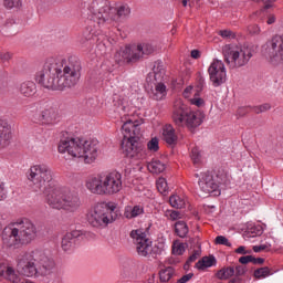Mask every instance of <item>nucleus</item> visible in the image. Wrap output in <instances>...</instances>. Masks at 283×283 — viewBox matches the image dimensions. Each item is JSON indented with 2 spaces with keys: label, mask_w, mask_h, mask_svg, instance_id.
Returning <instances> with one entry per match:
<instances>
[{
  "label": "nucleus",
  "mask_w": 283,
  "mask_h": 283,
  "mask_svg": "<svg viewBox=\"0 0 283 283\" xmlns=\"http://www.w3.org/2000/svg\"><path fill=\"white\" fill-rule=\"evenodd\" d=\"M27 178L31 182L34 191H43L45 202L51 209L57 211H69L74 213L81 207V198L78 195L70 191L61 186H52L54 178L52 168L45 164H38L30 167L27 172Z\"/></svg>",
  "instance_id": "f257e3e1"
},
{
  "label": "nucleus",
  "mask_w": 283,
  "mask_h": 283,
  "mask_svg": "<svg viewBox=\"0 0 283 283\" xmlns=\"http://www.w3.org/2000/svg\"><path fill=\"white\" fill-rule=\"evenodd\" d=\"M82 70L81 60L76 56L66 60L49 57L43 69L35 74V82L45 90L63 92L78 83Z\"/></svg>",
  "instance_id": "f03ea898"
},
{
  "label": "nucleus",
  "mask_w": 283,
  "mask_h": 283,
  "mask_svg": "<svg viewBox=\"0 0 283 283\" xmlns=\"http://www.w3.org/2000/svg\"><path fill=\"white\" fill-rule=\"evenodd\" d=\"M54 269V261L39 250L22 252L17 256V270L24 277L34 275H50Z\"/></svg>",
  "instance_id": "7ed1b4c3"
},
{
  "label": "nucleus",
  "mask_w": 283,
  "mask_h": 283,
  "mask_svg": "<svg viewBox=\"0 0 283 283\" xmlns=\"http://www.w3.org/2000/svg\"><path fill=\"white\" fill-rule=\"evenodd\" d=\"M112 10V3L108 0H93L88 4L91 23H96L98 28H108L117 19L132 14V8L127 3L119 4L116 8V14H113Z\"/></svg>",
  "instance_id": "20e7f679"
},
{
  "label": "nucleus",
  "mask_w": 283,
  "mask_h": 283,
  "mask_svg": "<svg viewBox=\"0 0 283 283\" xmlns=\"http://www.w3.org/2000/svg\"><path fill=\"white\" fill-rule=\"evenodd\" d=\"M57 151L67 154L72 158H81L86 165H92L98 158L96 143L74 137L62 138L57 146Z\"/></svg>",
  "instance_id": "39448f33"
},
{
  "label": "nucleus",
  "mask_w": 283,
  "mask_h": 283,
  "mask_svg": "<svg viewBox=\"0 0 283 283\" xmlns=\"http://www.w3.org/2000/svg\"><path fill=\"white\" fill-rule=\"evenodd\" d=\"M36 226L30 219H20L3 230V244L9 248L30 244L36 238Z\"/></svg>",
  "instance_id": "423d86ee"
},
{
  "label": "nucleus",
  "mask_w": 283,
  "mask_h": 283,
  "mask_svg": "<svg viewBox=\"0 0 283 283\" xmlns=\"http://www.w3.org/2000/svg\"><path fill=\"white\" fill-rule=\"evenodd\" d=\"M85 187L95 196H114L123 189V175L116 170L101 172L88 178Z\"/></svg>",
  "instance_id": "0eeeda50"
},
{
  "label": "nucleus",
  "mask_w": 283,
  "mask_h": 283,
  "mask_svg": "<svg viewBox=\"0 0 283 283\" xmlns=\"http://www.w3.org/2000/svg\"><path fill=\"white\" fill-rule=\"evenodd\" d=\"M140 124L138 120L128 119L123 124L122 129L129 136L124 135L122 140V150L126 158H133L134 160H143L146 158L147 150L145 144L140 142Z\"/></svg>",
  "instance_id": "6e6552de"
},
{
  "label": "nucleus",
  "mask_w": 283,
  "mask_h": 283,
  "mask_svg": "<svg viewBox=\"0 0 283 283\" xmlns=\"http://www.w3.org/2000/svg\"><path fill=\"white\" fill-rule=\"evenodd\" d=\"M171 118L179 129H185L186 127L189 132H193L205 123V112L191 111L182 99L178 98L174 102Z\"/></svg>",
  "instance_id": "1a4fd4ad"
},
{
  "label": "nucleus",
  "mask_w": 283,
  "mask_h": 283,
  "mask_svg": "<svg viewBox=\"0 0 283 283\" xmlns=\"http://www.w3.org/2000/svg\"><path fill=\"white\" fill-rule=\"evenodd\" d=\"M129 235L133 240V244L136 247L138 255L142 258H153L157 260L158 256L165 253V249H167L165 239H160L151 245V240L147 238V231L145 229L133 230Z\"/></svg>",
  "instance_id": "9d476101"
},
{
  "label": "nucleus",
  "mask_w": 283,
  "mask_h": 283,
  "mask_svg": "<svg viewBox=\"0 0 283 283\" xmlns=\"http://www.w3.org/2000/svg\"><path fill=\"white\" fill-rule=\"evenodd\" d=\"M149 54H154V46L151 44H132L120 48L115 54V61L119 65H134V63L143 61Z\"/></svg>",
  "instance_id": "9b49d317"
},
{
  "label": "nucleus",
  "mask_w": 283,
  "mask_h": 283,
  "mask_svg": "<svg viewBox=\"0 0 283 283\" xmlns=\"http://www.w3.org/2000/svg\"><path fill=\"white\" fill-rule=\"evenodd\" d=\"M222 54L230 70H235L249 64L253 57V50L249 46L228 44L223 46Z\"/></svg>",
  "instance_id": "f8f14e48"
},
{
  "label": "nucleus",
  "mask_w": 283,
  "mask_h": 283,
  "mask_svg": "<svg viewBox=\"0 0 283 283\" xmlns=\"http://www.w3.org/2000/svg\"><path fill=\"white\" fill-rule=\"evenodd\" d=\"M116 207L105 202L96 203L86 214V220L91 227L95 229H105L108 224H112L116 218H114V211Z\"/></svg>",
  "instance_id": "ddd939ff"
},
{
  "label": "nucleus",
  "mask_w": 283,
  "mask_h": 283,
  "mask_svg": "<svg viewBox=\"0 0 283 283\" xmlns=\"http://www.w3.org/2000/svg\"><path fill=\"white\" fill-rule=\"evenodd\" d=\"M264 54L272 65L283 63V33L273 35L271 40L266 42Z\"/></svg>",
  "instance_id": "4468645a"
},
{
  "label": "nucleus",
  "mask_w": 283,
  "mask_h": 283,
  "mask_svg": "<svg viewBox=\"0 0 283 283\" xmlns=\"http://www.w3.org/2000/svg\"><path fill=\"white\" fill-rule=\"evenodd\" d=\"M208 74L213 87H220V85L227 82V69L224 67V63L220 60H214L210 64Z\"/></svg>",
  "instance_id": "2eb2a0df"
},
{
  "label": "nucleus",
  "mask_w": 283,
  "mask_h": 283,
  "mask_svg": "<svg viewBox=\"0 0 283 283\" xmlns=\"http://www.w3.org/2000/svg\"><path fill=\"white\" fill-rule=\"evenodd\" d=\"M200 191L205 196H209V193H212V196H220V184L216 180V177H213L210 172H203L200 175L199 181H198Z\"/></svg>",
  "instance_id": "dca6fc26"
},
{
  "label": "nucleus",
  "mask_w": 283,
  "mask_h": 283,
  "mask_svg": "<svg viewBox=\"0 0 283 283\" xmlns=\"http://www.w3.org/2000/svg\"><path fill=\"white\" fill-rule=\"evenodd\" d=\"M38 120L42 125H55L59 120V108L55 105H46V107L39 115Z\"/></svg>",
  "instance_id": "f3484780"
},
{
  "label": "nucleus",
  "mask_w": 283,
  "mask_h": 283,
  "mask_svg": "<svg viewBox=\"0 0 283 283\" xmlns=\"http://www.w3.org/2000/svg\"><path fill=\"white\" fill-rule=\"evenodd\" d=\"M12 143V126L7 120L0 119V149L10 147Z\"/></svg>",
  "instance_id": "a211bd4d"
},
{
  "label": "nucleus",
  "mask_w": 283,
  "mask_h": 283,
  "mask_svg": "<svg viewBox=\"0 0 283 283\" xmlns=\"http://www.w3.org/2000/svg\"><path fill=\"white\" fill-rule=\"evenodd\" d=\"M81 235H83V232H81V230H73L71 232H67L62 238V249L64 251H72V249H74V244H76V239L81 238Z\"/></svg>",
  "instance_id": "6ab92c4d"
},
{
  "label": "nucleus",
  "mask_w": 283,
  "mask_h": 283,
  "mask_svg": "<svg viewBox=\"0 0 283 283\" xmlns=\"http://www.w3.org/2000/svg\"><path fill=\"white\" fill-rule=\"evenodd\" d=\"M163 138L170 147L178 145V135H176V128L171 124H167L163 128Z\"/></svg>",
  "instance_id": "aec40b11"
},
{
  "label": "nucleus",
  "mask_w": 283,
  "mask_h": 283,
  "mask_svg": "<svg viewBox=\"0 0 283 283\" xmlns=\"http://www.w3.org/2000/svg\"><path fill=\"white\" fill-rule=\"evenodd\" d=\"M253 1H255L256 3H264V9L252 13L250 18L252 19V21L262 22L264 21V17H266L265 10H269V8H272V3H274L275 0H253Z\"/></svg>",
  "instance_id": "412c9836"
},
{
  "label": "nucleus",
  "mask_w": 283,
  "mask_h": 283,
  "mask_svg": "<svg viewBox=\"0 0 283 283\" xmlns=\"http://www.w3.org/2000/svg\"><path fill=\"white\" fill-rule=\"evenodd\" d=\"M143 213H145L143 206H126L124 209V217L127 220H134V218L143 216Z\"/></svg>",
  "instance_id": "4be33fe9"
},
{
  "label": "nucleus",
  "mask_w": 283,
  "mask_h": 283,
  "mask_svg": "<svg viewBox=\"0 0 283 283\" xmlns=\"http://www.w3.org/2000/svg\"><path fill=\"white\" fill-rule=\"evenodd\" d=\"M20 93L27 98H32L36 94V84L32 81L23 82L20 85Z\"/></svg>",
  "instance_id": "5701e85b"
},
{
  "label": "nucleus",
  "mask_w": 283,
  "mask_h": 283,
  "mask_svg": "<svg viewBox=\"0 0 283 283\" xmlns=\"http://www.w3.org/2000/svg\"><path fill=\"white\" fill-rule=\"evenodd\" d=\"M153 101H163L167 96V86L164 83H157L155 88L149 93Z\"/></svg>",
  "instance_id": "b1692460"
},
{
  "label": "nucleus",
  "mask_w": 283,
  "mask_h": 283,
  "mask_svg": "<svg viewBox=\"0 0 283 283\" xmlns=\"http://www.w3.org/2000/svg\"><path fill=\"white\" fill-rule=\"evenodd\" d=\"M9 280V282L18 283L19 275L13 268H6V265H0V276H3Z\"/></svg>",
  "instance_id": "393cba45"
},
{
  "label": "nucleus",
  "mask_w": 283,
  "mask_h": 283,
  "mask_svg": "<svg viewBox=\"0 0 283 283\" xmlns=\"http://www.w3.org/2000/svg\"><path fill=\"white\" fill-rule=\"evenodd\" d=\"M147 167L150 174H163L167 169V165L158 159L150 161Z\"/></svg>",
  "instance_id": "a878e982"
},
{
  "label": "nucleus",
  "mask_w": 283,
  "mask_h": 283,
  "mask_svg": "<svg viewBox=\"0 0 283 283\" xmlns=\"http://www.w3.org/2000/svg\"><path fill=\"white\" fill-rule=\"evenodd\" d=\"M213 264H216V256H213V255L203 256L201 260H199L196 263V268L199 270L209 269V268L213 266Z\"/></svg>",
  "instance_id": "bb28decb"
},
{
  "label": "nucleus",
  "mask_w": 283,
  "mask_h": 283,
  "mask_svg": "<svg viewBox=\"0 0 283 283\" xmlns=\"http://www.w3.org/2000/svg\"><path fill=\"white\" fill-rule=\"evenodd\" d=\"M174 275H176V270L174 266H168L159 271V280L164 283L169 282Z\"/></svg>",
  "instance_id": "cd10ccee"
},
{
  "label": "nucleus",
  "mask_w": 283,
  "mask_h": 283,
  "mask_svg": "<svg viewBox=\"0 0 283 283\" xmlns=\"http://www.w3.org/2000/svg\"><path fill=\"white\" fill-rule=\"evenodd\" d=\"M175 233L179 238H187V233H189V227L185 221H177L175 223Z\"/></svg>",
  "instance_id": "c85d7f7f"
},
{
  "label": "nucleus",
  "mask_w": 283,
  "mask_h": 283,
  "mask_svg": "<svg viewBox=\"0 0 283 283\" xmlns=\"http://www.w3.org/2000/svg\"><path fill=\"white\" fill-rule=\"evenodd\" d=\"M235 275L234 266H227L217 272V277L219 280H229V277H233Z\"/></svg>",
  "instance_id": "c756f323"
},
{
  "label": "nucleus",
  "mask_w": 283,
  "mask_h": 283,
  "mask_svg": "<svg viewBox=\"0 0 283 283\" xmlns=\"http://www.w3.org/2000/svg\"><path fill=\"white\" fill-rule=\"evenodd\" d=\"M169 202L175 209H184L185 205H187V202L178 195H172L169 198Z\"/></svg>",
  "instance_id": "7c9ffc66"
},
{
  "label": "nucleus",
  "mask_w": 283,
  "mask_h": 283,
  "mask_svg": "<svg viewBox=\"0 0 283 283\" xmlns=\"http://www.w3.org/2000/svg\"><path fill=\"white\" fill-rule=\"evenodd\" d=\"M95 34H96V31H94V29H92V27H87L86 30L83 32L80 43H82V45H85V43H87V41H92L94 39Z\"/></svg>",
  "instance_id": "2f4dec72"
},
{
  "label": "nucleus",
  "mask_w": 283,
  "mask_h": 283,
  "mask_svg": "<svg viewBox=\"0 0 283 283\" xmlns=\"http://www.w3.org/2000/svg\"><path fill=\"white\" fill-rule=\"evenodd\" d=\"M153 72L155 74V81L163 78V74H165V69L163 66L161 61L155 62V64L153 66Z\"/></svg>",
  "instance_id": "473e14b6"
},
{
  "label": "nucleus",
  "mask_w": 283,
  "mask_h": 283,
  "mask_svg": "<svg viewBox=\"0 0 283 283\" xmlns=\"http://www.w3.org/2000/svg\"><path fill=\"white\" fill-rule=\"evenodd\" d=\"M157 190L159 191V193H163L164 196L167 193V191H169V186L167 185V179H165L164 177H160L157 182Z\"/></svg>",
  "instance_id": "72a5a7b5"
},
{
  "label": "nucleus",
  "mask_w": 283,
  "mask_h": 283,
  "mask_svg": "<svg viewBox=\"0 0 283 283\" xmlns=\"http://www.w3.org/2000/svg\"><path fill=\"white\" fill-rule=\"evenodd\" d=\"M271 275V269L269 266L260 268L254 271V277L262 280V277H269Z\"/></svg>",
  "instance_id": "f704fd0d"
},
{
  "label": "nucleus",
  "mask_w": 283,
  "mask_h": 283,
  "mask_svg": "<svg viewBox=\"0 0 283 283\" xmlns=\"http://www.w3.org/2000/svg\"><path fill=\"white\" fill-rule=\"evenodd\" d=\"M247 273V266L244 265H237L234 269V277L233 280H239L241 283H244V281H242V275H244Z\"/></svg>",
  "instance_id": "c9c22d12"
},
{
  "label": "nucleus",
  "mask_w": 283,
  "mask_h": 283,
  "mask_svg": "<svg viewBox=\"0 0 283 283\" xmlns=\"http://www.w3.org/2000/svg\"><path fill=\"white\" fill-rule=\"evenodd\" d=\"M201 253H202L201 250H195L193 253L186 261L184 269H189V266H191V263L196 262V260L199 259Z\"/></svg>",
  "instance_id": "e433bc0d"
},
{
  "label": "nucleus",
  "mask_w": 283,
  "mask_h": 283,
  "mask_svg": "<svg viewBox=\"0 0 283 283\" xmlns=\"http://www.w3.org/2000/svg\"><path fill=\"white\" fill-rule=\"evenodd\" d=\"M190 158L195 165L200 164L202 155L200 154V148L193 147L190 154Z\"/></svg>",
  "instance_id": "4c0bfd02"
},
{
  "label": "nucleus",
  "mask_w": 283,
  "mask_h": 283,
  "mask_svg": "<svg viewBox=\"0 0 283 283\" xmlns=\"http://www.w3.org/2000/svg\"><path fill=\"white\" fill-rule=\"evenodd\" d=\"M185 251H186L185 243L175 242L172 244V254L174 255H182V253H185Z\"/></svg>",
  "instance_id": "58836bf2"
},
{
  "label": "nucleus",
  "mask_w": 283,
  "mask_h": 283,
  "mask_svg": "<svg viewBox=\"0 0 283 283\" xmlns=\"http://www.w3.org/2000/svg\"><path fill=\"white\" fill-rule=\"evenodd\" d=\"M269 109H271V104L269 103L252 107L254 114H263V112H269Z\"/></svg>",
  "instance_id": "ea45409f"
},
{
  "label": "nucleus",
  "mask_w": 283,
  "mask_h": 283,
  "mask_svg": "<svg viewBox=\"0 0 283 283\" xmlns=\"http://www.w3.org/2000/svg\"><path fill=\"white\" fill-rule=\"evenodd\" d=\"M4 6L9 8V10H12V8H20L21 0H3Z\"/></svg>",
  "instance_id": "a19ab883"
},
{
  "label": "nucleus",
  "mask_w": 283,
  "mask_h": 283,
  "mask_svg": "<svg viewBox=\"0 0 283 283\" xmlns=\"http://www.w3.org/2000/svg\"><path fill=\"white\" fill-rule=\"evenodd\" d=\"M147 147L149 151H158V149H160V147L158 146V138H153L151 140H149Z\"/></svg>",
  "instance_id": "79ce46f5"
},
{
  "label": "nucleus",
  "mask_w": 283,
  "mask_h": 283,
  "mask_svg": "<svg viewBox=\"0 0 283 283\" xmlns=\"http://www.w3.org/2000/svg\"><path fill=\"white\" fill-rule=\"evenodd\" d=\"M216 244H222L223 247H231V242L224 235H218L214 240Z\"/></svg>",
  "instance_id": "37998d69"
},
{
  "label": "nucleus",
  "mask_w": 283,
  "mask_h": 283,
  "mask_svg": "<svg viewBox=\"0 0 283 283\" xmlns=\"http://www.w3.org/2000/svg\"><path fill=\"white\" fill-rule=\"evenodd\" d=\"M11 59H12V53L3 52V51L0 52V60L2 61V63H7Z\"/></svg>",
  "instance_id": "c03bdc74"
},
{
  "label": "nucleus",
  "mask_w": 283,
  "mask_h": 283,
  "mask_svg": "<svg viewBox=\"0 0 283 283\" xmlns=\"http://www.w3.org/2000/svg\"><path fill=\"white\" fill-rule=\"evenodd\" d=\"M234 253H238L239 255H250L251 250H247L244 245H241L237 250H234Z\"/></svg>",
  "instance_id": "a18cd8bd"
},
{
  "label": "nucleus",
  "mask_w": 283,
  "mask_h": 283,
  "mask_svg": "<svg viewBox=\"0 0 283 283\" xmlns=\"http://www.w3.org/2000/svg\"><path fill=\"white\" fill-rule=\"evenodd\" d=\"M191 105H196L197 107H202L205 105V99L200 97H195L190 99Z\"/></svg>",
  "instance_id": "49530a36"
},
{
  "label": "nucleus",
  "mask_w": 283,
  "mask_h": 283,
  "mask_svg": "<svg viewBox=\"0 0 283 283\" xmlns=\"http://www.w3.org/2000/svg\"><path fill=\"white\" fill-rule=\"evenodd\" d=\"M248 31L251 33V34H260L261 32V29L258 24H252V25H249L248 27Z\"/></svg>",
  "instance_id": "de8ad7c7"
},
{
  "label": "nucleus",
  "mask_w": 283,
  "mask_h": 283,
  "mask_svg": "<svg viewBox=\"0 0 283 283\" xmlns=\"http://www.w3.org/2000/svg\"><path fill=\"white\" fill-rule=\"evenodd\" d=\"M219 35L222 36V39H231L233 32L231 30H221L219 31Z\"/></svg>",
  "instance_id": "09e8293b"
},
{
  "label": "nucleus",
  "mask_w": 283,
  "mask_h": 283,
  "mask_svg": "<svg viewBox=\"0 0 283 283\" xmlns=\"http://www.w3.org/2000/svg\"><path fill=\"white\" fill-rule=\"evenodd\" d=\"M240 264H249V262L253 263V255H244L239 259Z\"/></svg>",
  "instance_id": "8fccbe9b"
},
{
  "label": "nucleus",
  "mask_w": 283,
  "mask_h": 283,
  "mask_svg": "<svg viewBox=\"0 0 283 283\" xmlns=\"http://www.w3.org/2000/svg\"><path fill=\"white\" fill-rule=\"evenodd\" d=\"M191 277H193V273H188V274L181 276V277L177 281V283H187V282H189V280H191Z\"/></svg>",
  "instance_id": "3c124183"
},
{
  "label": "nucleus",
  "mask_w": 283,
  "mask_h": 283,
  "mask_svg": "<svg viewBox=\"0 0 283 283\" xmlns=\"http://www.w3.org/2000/svg\"><path fill=\"white\" fill-rule=\"evenodd\" d=\"M252 249L254 253H260V251H266L269 247L266 244H262V245H254Z\"/></svg>",
  "instance_id": "603ef678"
},
{
  "label": "nucleus",
  "mask_w": 283,
  "mask_h": 283,
  "mask_svg": "<svg viewBox=\"0 0 283 283\" xmlns=\"http://www.w3.org/2000/svg\"><path fill=\"white\" fill-rule=\"evenodd\" d=\"M169 218H170V220H178V218H180V212L176 211V210L170 211L169 212Z\"/></svg>",
  "instance_id": "864d4df0"
},
{
  "label": "nucleus",
  "mask_w": 283,
  "mask_h": 283,
  "mask_svg": "<svg viewBox=\"0 0 283 283\" xmlns=\"http://www.w3.org/2000/svg\"><path fill=\"white\" fill-rule=\"evenodd\" d=\"M238 114L239 116H247V114H249V107H240Z\"/></svg>",
  "instance_id": "5fc2aeb1"
},
{
  "label": "nucleus",
  "mask_w": 283,
  "mask_h": 283,
  "mask_svg": "<svg viewBox=\"0 0 283 283\" xmlns=\"http://www.w3.org/2000/svg\"><path fill=\"white\" fill-rule=\"evenodd\" d=\"M6 198V188L3 187V182L0 181V201Z\"/></svg>",
  "instance_id": "6e6d98bb"
},
{
  "label": "nucleus",
  "mask_w": 283,
  "mask_h": 283,
  "mask_svg": "<svg viewBox=\"0 0 283 283\" xmlns=\"http://www.w3.org/2000/svg\"><path fill=\"white\" fill-rule=\"evenodd\" d=\"M252 264H264V259L252 256Z\"/></svg>",
  "instance_id": "4d7b16f0"
},
{
  "label": "nucleus",
  "mask_w": 283,
  "mask_h": 283,
  "mask_svg": "<svg viewBox=\"0 0 283 283\" xmlns=\"http://www.w3.org/2000/svg\"><path fill=\"white\" fill-rule=\"evenodd\" d=\"M268 25H273V23H275V15L274 14H270L266 21Z\"/></svg>",
  "instance_id": "13d9d810"
},
{
  "label": "nucleus",
  "mask_w": 283,
  "mask_h": 283,
  "mask_svg": "<svg viewBox=\"0 0 283 283\" xmlns=\"http://www.w3.org/2000/svg\"><path fill=\"white\" fill-rule=\"evenodd\" d=\"M191 90H193V87H191V86H188L185 88V91H184L185 98H189V94H191Z\"/></svg>",
  "instance_id": "bf43d9fd"
},
{
  "label": "nucleus",
  "mask_w": 283,
  "mask_h": 283,
  "mask_svg": "<svg viewBox=\"0 0 283 283\" xmlns=\"http://www.w3.org/2000/svg\"><path fill=\"white\" fill-rule=\"evenodd\" d=\"M191 56H192V59H199V57H200V51H198V50H192V51H191Z\"/></svg>",
  "instance_id": "052dcab7"
},
{
  "label": "nucleus",
  "mask_w": 283,
  "mask_h": 283,
  "mask_svg": "<svg viewBox=\"0 0 283 283\" xmlns=\"http://www.w3.org/2000/svg\"><path fill=\"white\" fill-rule=\"evenodd\" d=\"M202 87H205V77H200V78H199L198 88H199V90H202Z\"/></svg>",
  "instance_id": "680f3d73"
},
{
  "label": "nucleus",
  "mask_w": 283,
  "mask_h": 283,
  "mask_svg": "<svg viewBox=\"0 0 283 283\" xmlns=\"http://www.w3.org/2000/svg\"><path fill=\"white\" fill-rule=\"evenodd\" d=\"M184 8H187L188 0H181Z\"/></svg>",
  "instance_id": "e2e57ef3"
},
{
  "label": "nucleus",
  "mask_w": 283,
  "mask_h": 283,
  "mask_svg": "<svg viewBox=\"0 0 283 283\" xmlns=\"http://www.w3.org/2000/svg\"><path fill=\"white\" fill-rule=\"evenodd\" d=\"M0 231H1V223H0Z\"/></svg>",
  "instance_id": "0e129e2a"
}]
</instances>
